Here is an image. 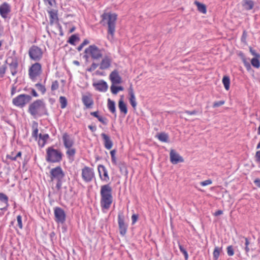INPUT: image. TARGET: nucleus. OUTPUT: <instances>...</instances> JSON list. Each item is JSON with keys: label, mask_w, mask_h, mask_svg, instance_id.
Instances as JSON below:
<instances>
[{"label": "nucleus", "mask_w": 260, "mask_h": 260, "mask_svg": "<svg viewBox=\"0 0 260 260\" xmlns=\"http://www.w3.org/2000/svg\"><path fill=\"white\" fill-rule=\"evenodd\" d=\"M27 111L35 119L49 115L46 103L43 99L36 100L30 104Z\"/></svg>", "instance_id": "f257e3e1"}, {"label": "nucleus", "mask_w": 260, "mask_h": 260, "mask_svg": "<svg viewBox=\"0 0 260 260\" xmlns=\"http://www.w3.org/2000/svg\"><path fill=\"white\" fill-rule=\"evenodd\" d=\"M112 188L109 184L103 185L101 187L100 205L103 211L108 210L113 202Z\"/></svg>", "instance_id": "f03ea898"}, {"label": "nucleus", "mask_w": 260, "mask_h": 260, "mask_svg": "<svg viewBox=\"0 0 260 260\" xmlns=\"http://www.w3.org/2000/svg\"><path fill=\"white\" fill-rule=\"evenodd\" d=\"M102 17V22L103 25H108V33L113 37L115 31V22L117 19V15L114 13H104Z\"/></svg>", "instance_id": "7ed1b4c3"}, {"label": "nucleus", "mask_w": 260, "mask_h": 260, "mask_svg": "<svg viewBox=\"0 0 260 260\" xmlns=\"http://www.w3.org/2000/svg\"><path fill=\"white\" fill-rule=\"evenodd\" d=\"M63 154L57 149L53 147H49L46 149L45 159L47 162L50 163L60 162L62 159Z\"/></svg>", "instance_id": "20e7f679"}, {"label": "nucleus", "mask_w": 260, "mask_h": 260, "mask_svg": "<svg viewBox=\"0 0 260 260\" xmlns=\"http://www.w3.org/2000/svg\"><path fill=\"white\" fill-rule=\"evenodd\" d=\"M50 174L51 180H56L57 181L56 188L58 190H59L61 188L62 179L65 176L64 173L62 168L60 166H57L53 168L50 170Z\"/></svg>", "instance_id": "39448f33"}, {"label": "nucleus", "mask_w": 260, "mask_h": 260, "mask_svg": "<svg viewBox=\"0 0 260 260\" xmlns=\"http://www.w3.org/2000/svg\"><path fill=\"white\" fill-rule=\"evenodd\" d=\"M31 100L32 98L30 95L21 94L14 98L13 99L12 103L15 106L18 107L23 108L27 103H29Z\"/></svg>", "instance_id": "423d86ee"}, {"label": "nucleus", "mask_w": 260, "mask_h": 260, "mask_svg": "<svg viewBox=\"0 0 260 260\" xmlns=\"http://www.w3.org/2000/svg\"><path fill=\"white\" fill-rule=\"evenodd\" d=\"M103 49H99L96 45H90L88 48H86L84 53L89 54L93 59L98 60L103 56Z\"/></svg>", "instance_id": "0eeeda50"}, {"label": "nucleus", "mask_w": 260, "mask_h": 260, "mask_svg": "<svg viewBox=\"0 0 260 260\" xmlns=\"http://www.w3.org/2000/svg\"><path fill=\"white\" fill-rule=\"evenodd\" d=\"M28 55L31 59L38 61L43 57V51L38 46L32 45L28 50Z\"/></svg>", "instance_id": "6e6552de"}, {"label": "nucleus", "mask_w": 260, "mask_h": 260, "mask_svg": "<svg viewBox=\"0 0 260 260\" xmlns=\"http://www.w3.org/2000/svg\"><path fill=\"white\" fill-rule=\"evenodd\" d=\"M42 72V66L39 62H36L29 68L28 75L30 79L35 80Z\"/></svg>", "instance_id": "1a4fd4ad"}, {"label": "nucleus", "mask_w": 260, "mask_h": 260, "mask_svg": "<svg viewBox=\"0 0 260 260\" xmlns=\"http://www.w3.org/2000/svg\"><path fill=\"white\" fill-rule=\"evenodd\" d=\"M10 67L11 73L13 76H15L17 73V68L18 66V58L15 56H12L8 57L6 60Z\"/></svg>", "instance_id": "9d476101"}, {"label": "nucleus", "mask_w": 260, "mask_h": 260, "mask_svg": "<svg viewBox=\"0 0 260 260\" xmlns=\"http://www.w3.org/2000/svg\"><path fill=\"white\" fill-rule=\"evenodd\" d=\"M94 176L93 169L85 166L82 169V178L86 182H90Z\"/></svg>", "instance_id": "9b49d317"}, {"label": "nucleus", "mask_w": 260, "mask_h": 260, "mask_svg": "<svg viewBox=\"0 0 260 260\" xmlns=\"http://www.w3.org/2000/svg\"><path fill=\"white\" fill-rule=\"evenodd\" d=\"M118 223L120 235L124 236L127 231V225L124 222V216L122 212H120L118 213Z\"/></svg>", "instance_id": "f8f14e48"}, {"label": "nucleus", "mask_w": 260, "mask_h": 260, "mask_svg": "<svg viewBox=\"0 0 260 260\" xmlns=\"http://www.w3.org/2000/svg\"><path fill=\"white\" fill-rule=\"evenodd\" d=\"M55 221L57 223H63L66 221V215L64 210L60 207L54 208Z\"/></svg>", "instance_id": "ddd939ff"}, {"label": "nucleus", "mask_w": 260, "mask_h": 260, "mask_svg": "<svg viewBox=\"0 0 260 260\" xmlns=\"http://www.w3.org/2000/svg\"><path fill=\"white\" fill-rule=\"evenodd\" d=\"M170 161L174 165L184 161L183 157L174 149L170 151Z\"/></svg>", "instance_id": "4468645a"}, {"label": "nucleus", "mask_w": 260, "mask_h": 260, "mask_svg": "<svg viewBox=\"0 0 260 260\" xmlns=\"http://www.w3.org/2000/svg\"><path fill=\"white\" fill-rule=\"evenodd\" d=\"M99 176L102 181L108 182L109 180V176L107 169L102 165H100L98 167Z\"/></svg>", "instance_id": "2eb2a0df"}, {"label": "nucleus", "mask_w": 260, "mask_h": 260, "mask_svg": "<svg viewBox=\"0 0 260 260\" xmlns=\"http://www.w3.org/2000/svg\"><path fill=\"white\" fill-rule=\"evenodd\" d=\"M10 12L11 6L8 3L5 2L0 6V15L2 17L7 18L8 15Z\"/></svg>", "instance_id": "dca6fc26"}, {"label": "nucleus", "mask_w": 260, "mask_h": 260, "mask_svg": "<svg viewBox=\"0 0 260 260\" xmlns=\"http://www.w3.org/2000/svg\"><path fill=\"white\" fill-rule=\"evenodd\" d=\"M62 141L64 146L66 148H70L72 147L74 144L73 139L67 133L63 134Z\"/></svg>", "instance_id": "f3484780"}, {"label": "nucleus", "mask_w": 260, "mask_h": 260, "mask_svg": "<svg viewBox=\"0 0 260 260\" xmlns=\"http://www.w3.org/2000/svg\"><path fill=\"white\" fill-rule=\"evenodd\" d=\"M92 85L96 90L101 92H106L108 88L107 82L103 80L96 83H93Z\"/></svg>", "instance_id": "a211bd4d"}, {"label": "nucleus", "mask_w": 260, "mask_h": 260, "mask_svg": "<svg viewBox=\"0 0 260 260\" xmlns=\"http://www.w3.org/2000/svg\"><path fill=\"white\" fill-rule=\"evenodd\" d=\"M109 78L112 83V85L120 84L121 83V78L119 76L118 71L116 70L112 71L109 76Z\"/></svg>", "instance_id": "6ab92c4d"}, {"label": "nucleus", "mask_w": 260, "mask_h": 260, "mask_svg": "<svg viewBox=\"0 0 260 260\" xmlns=\"http://www.w3.org/2000/svg\"><path fill=\"white\" fill-rule=\"evenodd\" d=\"M128 95L129 96V103H130L131 106H132V107L134 109H136L137 105V103L136 102V96L135 95V92H134L132 85H131V86H129V87L128 89Z\"/></svg>", "instance_id": "aec40b11"}, {"label": "nucleus", "mask_w": 260, "mask_h": 260, "mask_svg": "<svg viewBox=\"0 0 260 260\" xmlns=\"http://www.w3.org/2000/svg\"><path fill=\"white\" fill-rule=\"evenodd\" d=\"M0 205L2 206L0 210H7L9 206L8 197L4 193L0 192Z\"/></svg>", "instance_id": "412c9836"}, {"label": "nucleus", "mask_w": 260, "mask_h": 260, "mask_svg": "<svg viewBox=\"0 0 260 260\" xmlns=\"http://www.w3.org/2000/svg\"><path fill=\"white\" fill-rule=\"evenodd\" d=\"M111 59L109 56H104L99 64L100 69L102 70L108 69L111 66Z\"/></svg>", "instance_id": "4be33fe9"}, {"label": "nucleus", "mask_w": 260, "mask_h": 260, "mask_svg": "<svg viewBox=\"0 0 260 260\" xmlns=\"http://www.w3.org/2000/svg\"><path fill=\"white\" fill-rule=\"evenodd\" d=\"M101 137L104 140V145L105 147L108 150L111 149L113 146V142L111 140L110 137L105 133H102L101 134Z\"/></svg>", "instance_id": "5701e85b"}, {"label": "nucleus", "mask_w": 260, "mask_h": 260, "mask_svg": "<svg viewBox=\"0 0 260 260\" xmlns=\"http://www.w3.org/2000/svg\"><path fill=\"white\" fill-rule=\"evenodd\" d=\"M123 95L120 96V99L118 101V108L121 113L126 115L127 113V108L126 104L123 101Z\"/></svg>", "instance_id": "b1692460"}, {"label": "nucleus", "mask_w": 260, "mask_h": 260, "mask_svg": "<svg viewBox=\"0 0 260 260\" xmlns=\"http://www.w3.org/2000/svg\"><path fill=\"white\" fill-rule=\"evenodd\" d=\"M82 101L87 108H90L93 104V101L90 95H84L82 97Z\"/></svg>", "instance_id": "393cba45"}, {"label": "nucleus", "mask_w": 260, "mask_h": 260, "mask_svg": "<svg viewBox=\"0 0 260 260\" xmlns=\"http://www.w3.org/2000/svg\"><path fill=\"white\" fill-rule=\"evenodd\" d=\"M49 15V20L51 25L53 24L55 21H58L57 11L55 10H51L48 11Z\"/></svg>", "instance_id": "a878e982"}, {"label": "nucleus", "mask_w": 260, "mask_h": 260, "mask_svg": "<svg viewBox=\"0 0 260 260\" xmlns=\"http://www.w3.org/2000/svg\"><path fill=\"white\" fill-rule=\"evenodd\" d=\"M238 55H239V56H240L241 57V58L244 63V65L245 67L247 70L249 71L250 70H251V65L249 63V62L247 61L246 57H245V55L244 54V53L240 52L238 54Z\"/></svg>", "instance_id": "bb28decb"}, {"label": "nucleus", "mask_w": 260, "mask_h": 260, "mask_svg": "<svg viewBox=\"0 0 260 260\" xmlns=\"http://www.w3.org/2000/svg\"><path fill=\"white\" fill-rule=\"evenodd\" d=\"M107 106L109 111L112 114H115L116 115V107L114 101H112L110 99H108Z\"/></svg>", "instance_id": "cd10ccee"}, {"label": "nucleus", "mask_w": 260, "mask_h": 260, "mask_svg": "<svg viewBox=\"0 0 260 260\" xmlns=\"http://www.w3.org/2000/svg\"><path fill=\"white\" fill-rule=\"evenodd\" d=\"M194 4L197 6L198 10L203 13V14H206L207 12V9L205 5L203 4L198 1L194 2Z\"/></svg>", "instance_id": "c85d7f7f"}, {"label": "nucleus", "mask_w": 260, "mask_h": 260, "mask_svg": "<svg viewBox=\"0 0 260 260\" xmlns=\"http://www.w3.org/2000/svg\"><path fill=\"white\" fill-rule=\"evenodd\" d=\"M49 137L48 134H46L42 135L40 134L39 140L38 141L39 145H41V141H42V147H44Z\"/></svg>", "instance_id": "c756f323"}, {"label": "nucleus", "mask_w": 260, "mask_h": 260, "mask_svg": "<svg viewBox=\"0 0 260 260\" xmlns=\"http://www.w3.org/2000/svg\"><path fill=\"white\" fill-rule=\"evenodd\" d=\"M243 6L246 10H250L253 9L254 4L251 0H246L244 2Z\"/></svg>", "instance_id": "7c9ffc66"}, {"label": "nucleus", "mask_w": 260, "mask_h": 260, "mask_svg": "<svg viewBox=\"0 0 260 260\" xmlns=\"http://www.w3.org/2000/svg\"><path fill=\"white\" fill-rule=\"evenodd\" d=\"M222 83L225 89L228 90L230 89V79L229 76H224L222 78Z\"/></svg>", "instance_id": "2f4dec72"}, {"label": "nucleus", "mask_w": 260, "mask_h": 260, "mask_svg": "<svg viewBox=\"0 0 260 260\" xmlns=\"http://www.w3.org/2000/svg\"><path fill=\"white\" fill-rule=\"evenodd\" d=\"M80 40V38L78 37V35L77 34H74L72 35L68 40V43L69 44L75 45L76 41H79Z\"/></svg>", "instance_id": "473e14b6"}, {"label": "nucleus", "mask_w": 260, "mask_h": 260, "mask_svg": "<svg viewBox=\"0 0 260 260\" xmlns=\"http://www.w3.org/2000/svg\"><path fill=\"white\" fill-rule=\"evenodd\" d=\"M158 140L163 142H168L169 139L168 135L165 133H161L157 135Z\"/></svg>", "instance_id": "72a5a7b5"}, {"label": "nucleus", "mask_w": 260, "mask_h": 260, "mask_svg": "<svg viewBox=\"0 0 260 260\" xmlns=\"http://www.w3.org/2000/svg\"><path fill=\"white\" fill-rule=\"evenodd\" d=\"M110 89L113 94H116L119 91H122L124 89L121 86H116L115 85H112Z\"/></svg>", "instance_id": "f704fd0d"}, {"label": "nucleus", "mask_w": 260, "mask_h": 260, "mask_svg": "<svg viewBox=\"0 0 260 260\" xmlns=\"http://www.w3.org/2000/svg\"><path fill=\"white\" fill-rule=\"evenodd\" d=\"M260 58L253 57L251 60V63L252 66L256 69H258L260 67Z\"/></svg>", "instance_id": "c9c22d12"}, {"label": "nucleus", "mask_w": 260, "mask_h": 260, "mask_svg": "<svg viewBox=\"0 0 260 260\" xmlns=\"http://www.w3.org/2000/svg\"><path fill=\"white\" fill-rule=\"evenodd\" d=\"M221 250V248L218 247H215L213 253L214 260H217L218 259Z\"/></svg>", "instance_id": "e433bc0d"}, {"label": "nucleus", "mask_w": 260, "mask_h": 260, "mask_svg": "<svg viewBox=\"0 0 260 260\" xmlns=\"http://www.w3.org/2000/svg\"><path fill=\"white\" fill-rule=\"evenodd\" d=\"M59 103L60 104V108L61 109L65 108L67 106V100L65 96H61L59 97Z\"/></svg>", "instance_id": "4c0bfd02"}, {"label": "nucleus", "mask_w": 260, "mask_h": 260, "mask_svg": "<svg viewBox=\"0 0 260 260\" xmlns=\"http://www.w3.org/2000/svg\"><path fill=\"white\" fill-rule=\"evenodd\" d=\"M178 246H179V250H180V251L183 253V254L184 256L185 260H188V254L187 251H186L185 248L183 247V246L181 245L179 243H178Z\"/></svg>", "instance_id": "58836bf2"}, {"label": "nucleus", "mask_w": 260, "mask_h": 260, "mask_svg": "<svg viewBox=\"0 0 260 260\" xmlns=\"http://www.w3.org/2000/svg\"><path fill=\"white\" fill-rule=\"evenodd\" d=\"M35 87L41 92L42 94H44L46 91L45 86L40 83L36 84Z\"/></svg>", "instance_id": "ea45409f"}, {"label": "nucleus", "mask_w": 260, "mask_h": 260, "mask_svg": "<svg viewBox=\"0 0 260 260\" xmlns=\"http://www.w3.org/2000/svg\"><path fill=\"white\" fill-rule=\"evenodd\" d=\"M67 149H68V150L67 151L66 153L68 157H74L76 153V149L72 147Z\"/></svg>", "instance_id": "a19ab883"}, {"label": "nucleus", "mask_w": 260, "mask_h": 260, "mask_svg": "<svg viewBox=\"0 0 260 260\" xmlns=\"http://www.w3.org/2000/svg\"><path fill=\"white\" fill-rule=\"evenodd\" d=\"M116 152V151L115 149H113L110 151V154L111 156V160H112V163L115 165H117L116 158L115 157Z\"/></svg>", "instance_id": "79ce46f5"}, {"label": "nucleus", "mask_w": 260, "mask_h": 260, "mask_svg": "<svg viewBox=\"0 0 260 260\" xmlns=\"http://www.w3.org/2000/svg\"><path fill=\"white\" fill-rule=\"evenodd\" d=\"M244 239L245 240L244 249H245L246 253H247L249 252V251L250 250V248L249 247L250 242H249V240L248 238H247L246 237H244Z\"/></svg>", "instance_id": "37998d69"}, {"label": "nucleus", "mask_w": 260, "mask_h": 260, "mask_svg": "<svg viewBox=\"0 0 260 260\" xmlns=\"http://www.w3.org/2000/svg\"><path fill=\"white\" fill-rule=\"evenodd\" d=\"M97 116L98 117H96V118H98L100 122H101L105 125H106L108 124V120L107 118H106V117H104L102 116H100L99 115H98Z\"/></svg>", "instance_id": "c03bdc74"}, {"label": "nucleus", "mask_w": 260, "mask_h": 260, "mask_svg": "<svg viewBox=\"0 0 260 260\" xmlns=\"http://www.w3.org/2000/svg\"><path fill=\"white\" fill-rule=\"evenodd\" d=\"M97 116L98 117H96V118H98L100 122H101L105 125H106L108 124V120L107 118H106V117H104L102 116H100L99 115H98Z\"/></svg>", "instance_id": "a18cd8bd"}, {"label": "nucleus", "mask_w": 260, "mask_h": 260, "mask_svg": "<svg viewBox=\"0 0 260 260\" xmlns=\"http://www.w3.org/2000/svg\"><path fill=\"white\" fill-rule=\"evenodd\" d=\"M97 116L98 117H96V118H98L100 122H101L105 125H106L108 124V120L107 118H106V117H104L102 116H100L99 115H98Z\"/></svg>", "instance_id": "49530a36"}, {"label": "nucleus", "mask_w": 260, "mask_h": 260, "mask_svg": "<svg viewBox=\"0 0 260 260\" xmlns=\"http://www.w3.org/2000/svg\"><path fill=\"white\" fill-rule=\"evenodd\" d=\"M97 116L98 117H96V118H98L100 122H101L105 125H106L108 124V120L107 118H106V117H104L102 116H100L99 115H98Z\"/></svg>", "instance_id": "de8ad7c7"}, {"label": "nucleus", "mask_w": 260, "mask_h": 260, "mask_svg": "<svg viewBox=\"0 0 260 260\" xmlns=\"http://www.w3.org/2000/svg\"><path fill=\"white\" fill-rule=\"evenodd\" d=\"M227 254L229 256H231L234 254V250L232 245H230L227 247Z\"/></svg>", "instance_id": "09e8293b"}, {"label": "nucleus", "mask_w": 260, "mask_h": 260, "mask_svg": "<svg viewBox=\"0 0 260 260\" xmlns=\"http://www.w3.org/2000/svg\"><path fill=\"white\" fill-rule=\"evenodd\" d=\"M89 43V41L87 39H85L83 42L78 47L77 50L78 51H81L83 47Z\"/></svg>", "instance_id": "8fccbe9b"}, {"label": "nucleus", "mask_w": 260, "mask_h": 260, "mask_svg": "<svg viewBox=\"0 0 260 260\" xmlns=\"http://www.w3.org/2000/svg\"><path fill=\"white\" fill-rule=\"evenodd\" d=\"M59 87V83L57 80H55L52 82L51 89L52 91H54L57 90Z\"/></svg>", "instance_id": "3c124183"}, {"label": "nucleus", "mask_w": 260, "mask_h": 260, "mask_svg": "<svg viewBox=\"0 0 260 260\" xmlns=\"http://www.w3.org/2000/svg\"><path fill=\"white\" fill-rule=\"evenodd\" d=\"M17 221L18 222V226L20 229L23 228V224L22 222V216L19 215L17 216Z\"/></svg>", "instance_id": "603ef678"}, {"label": "nucleus", "mask_w": 260, "mask_h": 260, "mask_svg": "<svg viewBox=\"0 0 260 260\" xmlns=\"http://www.w3.org/2000/svg\"><path fill=\"white\" fill-rule=\"evenodd\" d=\"M99 66V64L96 63L95 62H93L91 64L90 67L87 69V71L88 72H91L93 71L94 70H95Z\"/></svg>", "instance_id": "864d4df0"}, {"label": "nucleus", "mask_w": 260, "mask_h": 260, "mask_svg": "<svg viewBox=\"0 0 260 260\" xmlns=\"http://www.w3.org/2000/svg\"><path fill=\"white\" fill-rule=\"evenodd\" d=\"M7 69V67L5 65L2 66L0 68V78L3 77Z\"/></svg>", "instance_id": "5fc2aeb1"}, {"label": "nucleus", "mask_w": 260, "mask_h": 260, "mask_svg": "<svg viewBox=\"0 0 260 260\" xmlns=\"http://www.w3.org/2000/svg\"><path fill=\"white\" fill-rule=\"evenodd\" d=\"M224 104V101H219L215 102L213 103V107H214V108L218 107H220V106L223 105Z\"/></svg>", "instance_id": "6e6d98bb"}, {"label": "nucleus", "mask_w": 260, "mask_h": 260, "mask_svg": "<svg viewBox=\"0 0 260 260\" xmlns=\"http://www.w3.org/2000/svg\"><path fill=\"white\" fill-rule=\"evenodd\" d=\"M212 181L211 179H208V180H205L204 181L201 182L200 184L202 186H204L210 185L212 184Z\"/></svg>", "instance_id": "4d7b16f0"}, {"label": "nucleus", "mask_w": 260, "mask_h": 260, "mask_svg": "<svg viewBox=\"0 0 260 260\" xmlns=\"http://www.w3.org/2000/svg\"><path fill=\"white\" fill-rule=\"evenodd\" d=\"M250 52L254 57L260 58V54L256 52L255 50H253L251 47L250 48Z\"/></svg>", "instance_id": "13d9d810"}, {"label": "nucleus", "mask_w": 260, "mask_h": 260, "mask_svg": "<svg viewBox=\"0 0 260 260\" xmlns=\"http://www.w3.org/2000/svg\"><path fill=\"white\" fill-rule=\"evenodd\" d=\"M14 152H12L11 154L7 155L6 157L7 158L10 159L11 160L14 161L16 160V157L15 155H14Z\"/></svg>", "instance_id": "bf43d9fd"}, {"label": "nucleus", "mask_w": 260, "mask_h": 260, "mask_svg": "<svg viewBox=\"0 0 260 260\" xmlns=\"http://www.w3.org/2000/svg\"><path fill=\"white\" fill-rule=\"evenodd\" d=\"M247 32L246 31V30H244L243 32V34H242V36L241 37V41L245 43L246 39H247Z\"/></svg>", "instance_id": "052dcab7"}, {"label": "nucleus", "mask_w": 260, "mask_h": 260, "mask_svg": "<svg viewBox=\"0 0 260 260\" xmlns=\"http://www.w3.org/2000/svg\"><path fill=\"white\" fill-rule=\"evenodd\" d=\"M138 217L139 216H138V214H134L132 215V224H135L137 222V220L138 219Z\"/></svg>", "instance_id": "680f3d73"}, {"label": "nucleus", "mask_w": 260, "mask_h": 260, "mask_svg": "<svg viewBox=\"0 0 260 260\" xmlns=\"http://www.w3.org/2000/svg\"><path fill=\"white\" fill-rule=\"evenodd\" d=\"M117 165H118V166L119 167V168L120 169V171L121 172H122L124 170H126L125 165L124 163L120 162L118 164H117Z\"/></svg>", "instance_id": "e2e57ef3"}, {"label": "nucleus", "mask_w": 260, "mask_h": 260, "mask_svg": "<svg viewBox=\"0 0 260 260\" xmlns=\"http://www.w3.org/2000/svg\"><path fill=\"white\" fill-rule=\"evenodd\" d=\"M184 113H185L188 115H196L198 113V111L197 110H193L191 111H188V110H186V111H185Z\"/></svg>", "instance_id": "0e129e2a"}, {"label": "nucleus", "mask_w": 260, "mask_h": 260, "mask_svg": "<svg viewBox=\"0 0 260 260\" xmlns=\"http://www.w3.org/2000/svg\"><path fill=\"white\" fill-rule=\"evenodd\" d=\"M38 129L37 128H36L32 132V137H34V138L37 139L38 138Z\"/></svg>", "instance_id": "69168bd1"}, {"label": "nucleus", "mask_w": 260, "mask_h": 260, "mask_svg": "<svg viewBox=\"0 0 260 260\" xmlns=\"http://www.w3.org/2000/svg\"><path fill=\"white\" fill-rule=\"evenodd\" d=\"M255 158L257 162H260V150L256 152Z\"/></svg>", "instance_id": "338daca9"}, {"label": "nucleus", "mask_w": 260, "mask_h": 260, "mask_svg": "<svg viewBox=\"0 0 260 260\" xmlns=\"http://www.w3.org/2000/svg\"><path fill=\"white\" fill-rule=\"evenodd\" d=\"M254 183L255 185L260 188V179H256L254 180Z\"/></svg>", "instance_id": "774afa93"}]
</instances>
